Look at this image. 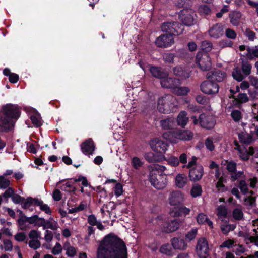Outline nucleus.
I'll return each instance as SVG.
<instances>
[{
  "mask_svg": "<svg viewBox=\"0 0 258 258\" xmlns=\"http://www.w3.org/2000/svg\"><path fill=\"white\" fill-rule=\"evenodd\" d=\"M238 187L243 195H246L248 193V184L245 180L239 181Z\"/></svg>",
  "mask_w": 258,
  "mask_h": 258,
  "instance_id": "obj_40",
  "label": "nucleus"
},
{
  "mask_svg": "<svg viewBox=\"0 0 258 258\" xmlns=\"http://www.w3.org/2000/svg\"><path fill=\"white\" fill-rule=\"evenodd\" d=\"M169 144L165 141L158 139L152 141L151 147L152 149L157 153L164 154L167 150Z\"/></svg>",
  "mask_w": 258,
  "mask_h": 258,
  "instance_id": "obj_13",
  "label": "nucleus"
},
{
  "mask_svg": "<svg viewBox=\"0 0 258 258\" xmlns=\"http://www.w3.org/2000/svg\"><path fill=\"white\" fill-rule=\"evenodd\" d=\"M12 200L13 202L16 204H18L20 203H22V202L25 200V198L21 197L18 194H14L13 196L12 197Z\"/></svg>",
  "mask_w": 258,
  "mask_h": 258,
  "instance_id": "obj_56",
  "label": "nucleus"
},
{
  "mask_svg": "<svg viewBox=\"0 0 258 258\" xmlns=\"http://www.w3.org/2000/svg\"><path fill=\"white\" fill-rule=\"evenodd\" d=\"M233 98H234L235 105L238 107H240L242 104L248 102L249 100L246 93H239L237 98H235V96H233Z\"/></svg>",
  "mask_w": 258,
  "mask_h": 258,
  "instance_id": "obj_28",
  "label": "nucleus"
},
{
  "mask_svg": "<svg viewBox=\"0 0 258 258\" xmlns=\"http://www.w3.org/2000/svg\"><path fill=\"white\" fill-rule=\"evenodd\" d=\"M231 116L233 120L236 122H239L242 119V114L238 110H233L231 113Z\"/></svg>",
  "mask_w": 258,
  "mask_h": 258,
  "instance_id": "obj_44",
  "label": "nucleus"
},
{
  "mask_svg": "<svg viewBox=\"0 0 258 258\" xmlns=\"http://www.w3.org/2000/svg\"><path fill=\"white\" fill-rule=\"evenodd\" d=\"M28 244L30 248H33L34 250L37 249L41 246L40 241L38 239L31 240L29 241Z\"/></svg>",
  "mask_w": 258,
  "mask_h": 258,
  "instance_id": "obj_53",
  "label": "nucleus"
},
{
  "mask_svg": "<svg viewBox=\"0 0 258 258\" xmlns=\"http://www.w3.org/2000/svg\"><path fill=\"white\" fill-rule=\"evenodd\" d=\"M38 216L37 215H34L31 217H27L23 215L17 220L18 225L20 226V229L24 230L26 226H24L26 222H28L30 224H34L35 225L37 221H38Z\"/></svg>",
  "mask_w": 258,
  "mask_h": 258,
  "instance_id": "obj_18",
  "label": "nucleus"
},
{
  "mask_svg": "<svg viewBox=\"0 0 258 258\" xmlns=\"http://www.w3.org/2000/svg\"><path fill=\"white\" fill-rule=\"evenodd\" d=\"M243 174V171H234L231 174V180L232 182L235 181L238 178H240Z\"/></svg>",
  "mask_w": 258,
  "mask_h": 258,
  "instance_id": "obj_62",
  "label": "nucleus"
},
{
  "mask_svg": "<svg viewBox=\"0 0 258 258\" xmlns=\"http://www.w3.org/2000/svg\"><path fill=\"white\" fill-rule=\"evenodd\" d=\"M241 13L239 11H233L229 14L230 22L234 26H238L239 24Z\"/></svg>",
  "mask_w": 258,
  "mask_h": 258,
  "instance_id": "obj_31",
  "label": "nucleus"
},
{
  "mask_svg": "<svg viewBox=\"0 0 258 258\" xmlns=\"http://www.w3.org/2000/svg\"><path fill=\"white\" fill-rule=\"evenodd\" d=\"M233 217L236 220H241L243 218V213L241 209L235 208L233 211Z\"/></svg>",
  "mask_w": 258,
  "mask_h": 258,
  "instance_id": "obj_43",
  "label": "nucleus"
},
{
  "mask_svg": "<svg viewBox=\"0 0 258 258\" xmlns=\"http://www.w3.org/2000/svg\"><path fill=\"white\" fill-rule=\"evenodd\" d=\"M196 252L200 258H207L209 256V245L205 237H201L198 239L196 245Z\"/></svg>",
  "mask_w": 258,
  "mask_h": 258,
  "instance_id": "obj_7",
  "label": "nucleus"
},
{
  "mask_svg": "<svg viewBox=\"0 0 258 258\" xmlns=\"http://www.w3.org/2000/svg\"><path fill=\"white\" fill-rule=\"evenodd\" d=\"M159 251L161 253L168 256L172 255V249L171 246L168 243L162 245L160 248Z\"/></svg>",
  "mask_w": 258,
  "mask_h": 258,
  "instance_id": "obj_36",
  "label": "nucleus"
},
{
  "mask_svg": "<svg viewBox=\"0 0 258 258\" xmlns=\"http://www.w3.org/2000/svg\"><path fill=\"white\" fill-rule=\"evenodd\" d=\"M173 99V97L170 95H165L159 98L157 102L159 111L164 114L170 113L174 106L172 102Z\"/></svg>",
  "mask_w": 258,
  "mask_h": 258,
  "instance_id": "obj_5",
  "label": "nucleus"
},
{
  "mask_svg": "<svg viewBox=\"0 0 258 258\" xmlns=\"http://www.w3.org/2000/svg\"><path fill=\"white\" fill-rule=\"evenodd\" d=\"M216 187L218 189V190L221 192H225L227 190V187L223 183L221 178L216 183Z\"/></svg>",
  "mask_w": 258,
  "mask_h": 258,
  "instance_id": "obj_60",
  "label": "nucleus"
},
{
  "mask_svg": "<svg viewBox=\"0 0 258 258\" xmlns=\"http://www.w3.org/2000/svg\"><path fill=\"white\" fill-rule=\"evenodd\" d=\"M160 123L161 126L164 130H170L172 128V120L169 118L161 120Z\"/></svg>",
  "mask_w": 258,
  "mask_h": 258,
  "instance_id": "obj_39",
  "label": "nucleus"
},
{
  "mask_svg": "<svg viewBox=\"0 0 258 258\" xmlns=\"http://www.w3.org/2000/svg\"><path fill=\"white\" fill-rule=\"evenodd\" d=\"M209 35L214 39H218L224 34V27L221 23H216L209 29Z\"/></svg>",
  "mask_w": 258,
  "mask_h": 258,
  "instance_id": "obj_17",
  "label": "nucleus"
},
{
  "mask_svg": "<svg viewBox=\"0 0 258 258\" xmlns=\"http://www.w3.org/2000/svg\"><path fill=\"white\" fill-rule=\"evenodd\" d=\"M175 55L172 53H165L163 55V59L166 63H173Z\"/></svg>",
  "mask_w": 258,
  "mask_h": 258,
  "instance_id": "obj_41",
  "label": "nucleus"
},
{
  "mask_svg": "<svg viewBox=\"0 0 258 258\" xmlns=\"http://www.w3.org/2000/svg\"><path fill=\"white\" fill-rule=\"evenodd\" d=\"M204 174V168L201 165H198L191 168L189 171V178L191 181H199Z\"/></svg>",
  "mask_w": 258,
  "mask_h": 258,
  "instance_id": "obj_14",
  "label": "nucleus"
},
{
  "mask_svg": "<svg viewBox=\"0 0 258 258\" xmlns=\"http://www.w3.org/2000/svg\"><path fill=\"white\" fill-rule=\"evenodd\" d=\"M180 222L177 219L167 222L163 227V232L169 233L176 231L179 227Z\"/></svg>",
  "mask_w": 258,
  "mask_h": 258,
  "instance_id": "obj_19",
  "label": "nucleus"
},
{
  "mask_svg": "<svg viewBox=\"0 0 258 258\" xmlns=\"http://www.w3.org/2000/svg\"><path fill=\"white\" fill-rule=\"evenodd\" d=\"M196 62L202 71H209L212 66L211 58L207 53H198Z\"/></svg>",
  "mask_w": 258,
  "mask_h": 258,
  "instance_id": "obj_8",
  "label": "nucleus"
},
{
  "mask_svg": "<svg viewBox=\"0 0 258 258\" xmlns=\"http://www.w3.org/2000/svg\"><path fill=\"white\" fill-rule=\"evenodd\" d=\"M199 124L203 128L210 130L214 127L216 120L212 115L202 113L199 116Z\"/></svg>",
  "mask_w": 258,
  "mask_h": 258,
  "instance_id": "obj_11",
  "label": "nucleus"
},
{
  "mask_svg": "<svg viewBox=\"0 0 258 258\" xmlns=\"http://www.w3.org/2000/svg\"><path fill=\"white\" fill-rule=\"evenodd\" d=\"M173 73L175 76L180 77L182 79L188 78L190 77V73L185 68L180 66L174 67Z\"/></svg>",
  "mask_w": 258,
  "mask_h": 258,
  "instance_id": "obj_25",
  "label": "nucleus"
},
{
  "mask_svg": "<svg viewBox=\"0 0 258 258\" xmlns=\"http://www.w3.org/2000/svg\"><path fill=\"white\" fill-rule=\"evenodd\" d=\"M160 83L163 88L170 89L173 92L176 87L181 85V81L175 78L165 77L161 80Z\"/></svg>",
  "mask_w": 258,
  "mask_h": 258,
  "instance_id": "obj_12",
  "label": "nucleus"
},
{
  "mask_svg": "<svg viewBox=\"0 0 258 258\" xmlns=\"http://www.w3.org/2000/svg\"><path fill=\"white\" fill-rule=\"evenodd\" d=\"M187 182V177L184 174H178L175 177V184L178 188H183Z\"/></svg>",
  "mask_w": 258,
  "mask_h": 258,
  "instance_id": "obj_29",
  "label": "nucleus"
},
{
  "mask_svg": "<svg viewBox=\"0 0 258 258\" xmlns=\"http://www.w3.org/2000/svg\"><path fill=\"white\" fill-rule=\"evenodd\" d=\"M169 201L171 205L175 206V207L179 206L183 202V196L180 191H173L171 194Z\"/></svg>",
  "mask_w": 258,
  "mask_h": 258,
  "instance_id": "obj_20",
  "label": "nucleus"
},
{
  "mask_svg": "<svg viewBox=\"0 0 258 258\" xmlns=\"http://www.w3.org/2000/svg\"><path fill=\"white\" fill-rule=\"evenodd\" d=\"M205 146L206 148L210 151H213L215 149V146L211 139L208 138L205 140Z\"/></svg>",
  "mask_w": 258,
  "mask_h": 258,
  "instance_id": "obj_59",
  "label": "nucleus"
},
{
  "mask_svg": "<svg viewBox=\"0 0 258 258\" xmlns=\"http://www.w3.org/2000/svg\"><path fill=\"white\" fill-rule=\"evenodd\" d=\"M226 76V73L221 70L216 69L212 72L211 76H208L207 78L212 80V81H216L217 82H222L224 78Z\"/></svg>",
  "mask_w": 258,
  "mask_h": 258,
  "instance_id": "obj_23",
  "label": "nucleus"
},
{
  "mask_svg": "<svg viewBox=\"0 0 258 258\" xmlns=\"http://www.w3.org/2000/svg\"><path fill=\"white\" fill-rule=\"evenodd\" d=\"M97 258H128L125 243L113 233H109L101 241Z\"/></svg>",
  "mask_w": 258,
  "mask_h": 258,
  "instance_id": "obj_1",
  "label": "nucleus"
},
{
  "mask_svg": "<svg viewBox=\"0 0 258 258\" xmlns=\"http://www.w3.org/2000/svg\"><path fill=\"white\" fill-rule=\"evenodd\" d=\"M171 242L174 249L185 250L187 247V243L184 239L181 238L173 237L171 239Z\"/></svg>",
  "mask_w": 258,
  "mask_h": 258,
  "instance_id": "obj_21",
  "label": "nucleus"
},
{
  "mask_svg": "<svg viewBox=\"0 0 258 258\" xmlns=\"http://www.w3.org/2000/svg\"><path fill=\"white\" fill-rule=\"evenodd\" d=\"M244 203L246 206L251 207H256V197L249 196L244 199Z\"/></svg>",
  "mask_w": 258,
  "mask_h": 258,
  "instance_id": "obj_42",
  "label": "nucleus"
},
{
  "mask_svg": "<svg viewBox=\"0 0 258 258\" xmlns=\"http://www.w3.org/2000/svg\"><path fill=\"white\" fill-rule=\"evenodd\" d=\"M238 153L239 158L243 161H247L249 159L248 150L245 147H244L243 149L241 150V151H239Z\"/></svg>",
  "mask_w": 258,
  "mask_h": 258,
  "instance_id": "obj_47",
  "label": "nucleus"
},
{
  "mask_svg": "<svg viewBox=\"0 0 258 258\" xmlns=\"http://www.w3.org/2000/svg\"><path fill=\"white\" fill-rule=\"evenodd\" d=\"M161 28L163 32L169 33L173 37L182 34L184 25L177 21L165 22L161 26Z\"/></svg>",
  "mask_w": 258,
  "mask_h": 258,
  "instance_id": "obj_4",
  "label": "nucleus"
},
{
  "mask_svg": "<svg viewBox=\"0 0 258 258\" xmlns=\"http://www.w3.org/2000/svg\"><path fill=\"white\" fill-rule=\"evenodd\" d=\"M203 190L201 185L195 184L192 185L190 190V195L192 198H196L202 195Z\"/></svg>",
  "mask_w": 258,
  "mask_h": 258,
  "instance_id": "obj_32",
  "label": "nucleus"
},
{
  "mask_svg": "<svg viewBox=\"0 0 258 258\" xmlns=\"http://www.w3.org/2000/svg\"><path fill=\"white\" fill-rule=\"evenodd\" d=\"M239 141L244 144L249 145L253 141L252 136L248 134L241 132L238 134Z\"/></svg>",
  "mask_w": 258,
  "mask_h": 258,
  "instance_id": "obj_30",
  "label": "nucleus"
},
{
  "mask_svg": "<svg viewBox=\"0 0 258 258\" xmlns=\"http://www.w3.org/2000/svg\"><path fill=\"white\" fill-rule=\"evenodd\" d=\"M193 137V133L189 130H180L176 132V137L181 140L190 141Z\"/></svg>",
  "mask_w": 258,
  "mask_h": 258,
  "instance_id": "obj_24",
  "label": "nucleus"
},
{
  "mask_svg": "<svg viewBox=\"0 0 258 258\" xmlns=\"http://www.w3.org/2000/svg\"><path fill=\"white\" fill-rule=\"evenodd\" d=\"M189 118L187 117V112L185 111H182L179 113L176 121L178 125L184 128Z\"/></svg>",
  "mask_w": 258,
  "mask_h": 258,
  "instance_id": "obj_26",
  "label": "nucleus"
},
{
  "mask_svg": "<svg viewBox=\"0 0 258 258\" xmlns=\"http://www.w3.org/2000/svg\"><path fill=\"white\" fill-rule=\"evenodd\" d=\"M22 108L17 104L7 103L0 109V132L8 133L14 127L21 114Z\"/></svg>",
  "mask_w": 258,
  "mask_h": 258,
  "instance_id": "obj_2",
  "label": "nucleus"
},
{
  "mask_svg": "<svg viewBox=\"0 0 258 258\" xmlns=\"http://www.w3.org/2000/svg\"><path fill=\"white\" fill-rule=\"evenodd\" d=\"M196 100L202 105H207L209 102V99L202 94L198 95L196 97Z\"/></svg>",
  "mask_w": 258,
  "mask_h": 258,
  "instance_id": "obj_46",
  "label": "nucleus"
},
{
  "mask_svg": "<svg viewBox=\"0 0 258 258\" xmlns=\"http://www.w3.org/2000/svg\"><path fill=\"white\" fill-rule=\"evenodd\" d=\"M10 185V181L5 179L4 176H0V188L5 189Z\"/></svg>",
  "mask_w": 258,
  "mask_h": 258,
  "instance_id": "obj_54",
  "label": "nucleus"
},
{
  "mask_svg": "<svg viewBox=\"0 0 258 258\" xmlns=\"http://www.w3.org/2000/svg\"><path fill=\"white\" fill-rule=\"evenodd\" d=\"M144 158L145 160L149 163L156 162L159 160L158 156L152 152L145 153Z\"/></svg>",
  "mask_w": 258,
  "mask_h": 258,
  "instance_id": "obj_34",
  "label": "nucleus"
},
{
  "mask_svg": "<svg viewBox=\"0 0 258 258\" xmlns=\"http://www.w3.org/2000/svg\"><path fill=\"white\" fill-rule=\"evenodd\" d=\"M30 119L33 125L36 127H39L42 125L40 119L35 115L31 116Z\"/></svg>",
  "mask_w": 258,
  "mask_h": 258,
  "instance_id": "obj_61",
  "label": "nucleus"
},
{
  "mask_svg": "<svg viewBox=\"0 0 258 258\" xmlns=\"http://www.w3.org/2000/svg\"><path fill=\"white\" fill-rule=\"evenodd\" d=\"M232 76L235 80L238 82L242 81L244 78L241 72V71L237 69L235 70L233 72Z\"/></svg>",
  "mask_w": 258,
  "mask_h": 258,
  "instance_id": "obj_52",
  "label": "nucleus"
},
{
  "mask_svg": "<svg viewBox=\"0 0 258 258\" xmlns=\"http://www.w3.org/2000/svg\"><path fill=\"white\" fill-rule=\"evenodd\" d=\"M225 35L228 39H235L237 37V33L233 29L228 28L225 30Z\"/></svg>",
  "mask_w": 258,
  "mask_h": 258,
  "instance_id": "obj_49",
  "label": "nucleus"
},
{
  "mask_svg": "<svg viewBox=\"0 0 258 258\" xmlns=\"http://www.w3.org/2000/svg\"><path fill=\"white\" fill-rule=\"evenodd\" d=\"M174 43L173 37L172 35L166 33L157 37L155 40L156 45L159 48H167L171 46Z\"/></svg>",
  "mask_w": 258,
  "mask_h": 258,
  "instance_id": "obj_10",
  "label": "nucleus"
},
{
  "mask_svg": "<svg viewBox=\"0 0 258 258\" xmlns=\"http://www.w3.org/2000/svg\"><path fill=\"white\" fill-rule=\"evenodd\" d=\"M29 237L31 240L38 239L40 237V233L36 230H32L29 233Z\"/></svg>",
  "mask_w": 258,
  "mask_h": 258,
  "instance_id": "obj_63",
  "label": "nucleus"
},
{
  "mask_svg": "<svg viewBox=\"0 0 258 258\" xmlns=\"http://www.w3.org/2000/svg\"><path fill=\"white\" fill-rule=\"evenodd\" d=\"M190 212V209L184 206H177L174 207L170 211L171 216L174 217H185L188 215Z\"/></svg>",
  "mask_w": 258,
  "mask_h": 258,
  "instance_id": "obj_16",
  "label": "nucleus"
},
{
  "mask_svg": "<svg viewBox=\"0 0 258 258\" xmlns=\"http://www.w3.org/2000/svg\"><path fill=\"white\" fill-rule=\"evenodd\" d=\"M198 234V229L197 228H192L190 231H188L185 235V239L190 242L195 239Z\"/></svg>",
  "mask_w": 258,
  "mask_h": 258,
  "instance_id": "obj_38",
  "label": "nucleus"
},
{
  "mask_svg": "<svg viewBox=\"0 0 258 258\" xmlns=\"http://www.w3.org/2000/svg\"><path fill=\"white\" fill-rule=\"evenodd\" d=\"M81 150L85 155H92L95 149L94 142L92 138L85 140L80 145Z\"/></svg>",
  "mask_w": 258,
  "mask_h": 258,
  "instance_id": "obj_15",
  "label": "nucleus"
},
{
  "mask_svg": "<svg viewBox=\"0 0 258 258\" xmlns=\"http://www.w3.org/2000/svg\"><path fill=\"white\" fill-rule=\"evenodd\" d=\"M252 66L250 63L246 60H242L241 63V69L243 73L248 76L251 73Z\"/></svg>",
  "mask_w": 258,
  "mask_h": 258,
  "instance_id": "obj_33",
  "label": "nucleus"
},
{
  "mask_svg": "<svg viewBox=\"0 0 258 258\" xmlns=\"http://www.w3.org/2000/svg\"><path fill=\"white\" fill-rule=\"evenodd\" d=\"M33 200V198L31 197H28L26 199L25 198V200H24L21 203L22 208L24 209L29 208L32 205Z\"/></svg>",
  "mask_w": 258,
  "mask_h": 258,
  "instance_id": "obj_50",
  "label": "nucleus"
},
{
  "mask_svg": "<svg viewBox=\"0 0 258 258\" xmlns=\"http://www.w3.org/2000/svg\"><path fill=\"white\" fill-rule=\"evenodd\" d=\"M177 5L179 7L183 8L179 12V18L182 24L187 26L194 25L196 22L195 12L192 9L185 7L182 0L180 2H178Z\"/></svg>",
  "mask_w": 258,
  "mask_h": 258,
  "instance_id": "obj_3",
  "label": "nucleus"
},
{
  "mask_svg": "<svg viewBox=\"0 0 258 258\" xmlns=\"http://www.w3.org/2000/svg\"><path fill=\"white\" fill-rule=\"evenodd\" d=\"M123 191V190L122 184L120 183H116L114 188V192L116 197L120 196L122 194Z\"/></svg>",
  "mask_w": 258,
  "mask_h": 258,
  "instance_id": "obj_51",
  "label": "nucleus"
},
{
  "mask_svg": "<svg viewBox=\"0 0 258 258\" xmlns=\"http://www.w3.org/2000/svg\"><path fill=\"white\" fill-rule=\"evenodd\" d=\"M207 216L203 213H200L197 216V221L199 224H204L205 223Z\"/></svg>",
  "mask_w": 258,
  "mask_h": 258,
  "instance_id": "obj_57",
  "label": "nucleus"
},
{
  "mask_svg": "<svg viewBox=\"0 0 258 258\" xmlns=\"http://www.w3.org/2000/svg\"><path fill=\"white\" fill-rule=\"evenodd\" d=\"M236 167L237 164L233 161H230V162H228L226 169L231 174L232 172L236 171Z\"/></svg>",
  "mask_w": 258,
  "mask_h": 258,
  "instance_id": "obj_55",
  "label": "nucleus"
},
{
  "mask_svg": "<svg viewBox=\"0 0 258 258\" xmlns=\"http://www.w3.org/2000/svg\"><path fill=\"white\" fill-rule=\"evenodd\" d=\"M150 72L153 77L161 80L168 76L167 72L160 67L152 66L150 68Z\"/></svg>",
  "mask_w": 258,
  "mask_h": 258,
  "instance_id": "obj_22",
  "label": "nucleus"
},
{
  "mask_svg": "<svg viewBox=\"0 0 258 258\" xmlns=\"http://www.w3.org/2000/svg\"><path fill=\"white\" fill-rule=\"evenodd\" d=\"M132 164L135 169H138L140 167L142 166L143 163L139 157H134L132 159Z\"/></svg>",
  "mask_w": 258,
  "mask_h": 258,
  "instance_id": "obj_48",
  "label": "nucleus"
},
{
  "mask_svg": "<svg viewBox=\"0 0 258 258\" xmlns=\"http://www.w3.org/2000/svg\"><path fill=\"white\" fill-rule=\"evenodd\" d=\"M166 168L165 166L159 165L155 164L154 165V167L152 170L151 171H154V173L161 175H166L165 174H163V172L166 170Z\"/></svg>",
  "mask_w": 258,
  "mask_h": 258,
  "instance_id": "obj_45",
  "label": "nucleus"
},
{
  "mask_svg": "<svg viewBox=\"0 0 258 258\" xmlns=\"http://www.w3.org/2000/svg\"><path fill=\"white\" fill-rule=\"evenodd\" d=\"M200 89L201 91L205 94L215 95L219 92V86L212 80H209L204 81L201 83Z\"/></svg>",
  "mask_w": 258,
  "mask_h": 258,
  "instance_id": "obj_9",
  "label": "nucleus"
},
{
  "mask_svg": "<svg viewBox=\"0 0 258 258\" xmlns=\"http://www.w3.org/2000/svg\"><path fill=\"white\" fill-rule=\"evenodd\" d=\"M189 89L186 87H180L177 86L175 87L173 93L177 95H186L189 92Z\"/></svg>",
  "mask_w": 258,
  "mask_h": 258,
  "instance_id": "obj_35",
  "label": "nucleus"
},
{
  "mask_svg": "<svg viewBox=\"0 0 258 258\" xmlns=\"http://www.w3.org/2000/svg\"><path fill=\"white\" fill-rule=\"evenodd\" d=\"M218 215L226 217L227 215V209L224 205H220L218 208Z\"/></svg>",
  "mask_w": 258,
  "mask_h": 258,
  "instance_id": "obj_58",
  "label": "nucleus"
},
{
  "mask_svg": "<svg viewBox=\"0 0 258 258\" xmlns=\"http://www.w3.org/2000/svg\"><path fill=\"white\" fill-rule=\"evenodd\" d=\"M249 79L250 84L254 86L256 89L258 90V78L257 77L250 76Z\"/></svg>",
  "mask_w": 258,
  "mask_h": 258,
  "instance_id": "obj_64",
  "label": "nucleus"
},
{
  "mask_svg": "<svg viewBox=\"0 0 258 258\" xmlns=\"http://www.w3.org/2000/svg\"><path fill=\"white\" fill-rule=\"evenodd\" d=\"M201 49L203 51V53H208L210 52L213 47L212 43L207 40L203 41L201 43Z\"/></svg>",
  "mask_w": 258,
  "mask_h": 258,
  "instance_id": "obj_37",
  "label": "nucleus"
},
{
  "mask_svg": "<svg viewBox=\"0 0 258 258\" xmlns=\"http://www.w3.org/2000/svg\"><path fill=\"white\" fill-rule=\"evenodd\" d=\"M246 56L250 60L258 58V46L251 47L248 46L246 48Z\"/></svg>",
  "mask_w": 258,
  "mask_h": 258,
  "instance_id": "obj_27",
  "label": "nucleus"
},
{
  "mask_svg": "<svg viewBox=\"0 0 258 258\" xmlns=\"http://www.w3.org/2000/svg\"><path fill=\"white\" fill-rule=\"evenodd\" d=\"M149 180L151 185L158 189H163L166 185V175L157 174L154 171H150Z\"/></svg>",
  "mask_w": 258,
  "mask_h": 258,
  "instance_id": "obj_6",
  "label": "nucleus"
}]
</instances>
